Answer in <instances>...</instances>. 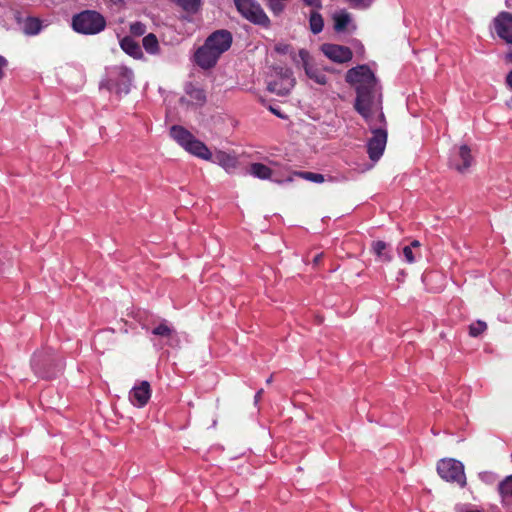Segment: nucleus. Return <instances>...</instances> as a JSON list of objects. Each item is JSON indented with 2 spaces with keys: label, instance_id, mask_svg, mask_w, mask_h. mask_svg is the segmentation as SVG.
<instances>
[{
  "label": "nucleus",
  "instance_id": "obj_1",
  "mask_svg": "<svg viewBox=\"0 0 512 512\" xmlns=\"http://www.w3.org/2000/svg\"><path fill=\"white\" fill-rule=\"evenodd\" d=\"M345 80L356 85L355 110L367 121H370L374 110H381V95L377 98V79L367 65H358L349 69Z\"/></svg>",
  "mask_w": 512,
  "mask_h": 512
},
{
  "label": "nucleus",
  "instance_id": "obj_2",
  "mask_svg": "<svg viewBox=\"0 0 512 512\" xmlns=\"http://www.w3.org/2000/svg\"><path fill=\"white\" fill-rule=\"evenodd\" d=\"M31 366L35 374L43 379L55 377L63 368L62 360L52 349H44L33 354Z\"/></svg>",
  "mask_w": 512,
  "mask_h": 512
},
{
  "label": "nucleus",
  "instance_id": "obj_3",
  "mask_svg": "<svg viewBox=\"0 0 512 512\" xmlns=\"http://www.w3.org/2000/svg\"><path fill=\"white\" fill-rule=\"evenodd\" d=\"M72 28L84 35H95L106 28L105 17L95 10H84L72 17Z\"/></svg>",
  "mask_w": 512,
  "mask_h": 512
},
{
  "label": "nucleus",
  "instance_id": "obj_4",
  "mask_svg": "<svg viewBox=\"0 0 512 512\" xmlns=\"http://www.w3.org/2000/svg\"><path fill=\"white\" fill-rule=\"evenodd\" d=\"M238 12L253 24L270 26V19L257 0H234Z\"/></svg>",
  "mask_w": 512,
  "mask_h": 512
},
{
  "label": "nucleus",
  "instance_id": "obj_5",
  "mask_svg": "<svg viewBox=\"0 0 512 512\" xmlns=\"http://www.w3.org/2000/svg\"><path fill=\"white\" fill-rule=\"evenodd\" d=\"M439 476L447 481L454 482L463 487L466 484L464 466L455 459H442L437 464Z\"/></svg>",
  "mask_w": 512,
  "mask_h": 512
},
{
  "label": "nucleus",
  "instance_id": "obj_6",
  "mask_svg": "<svg viewBox=\"0 0 512 512\" xmlns=\"http://www.w3.org/2000/svg\"><path fill=\"white\" fill-rule=\"evenodd\" d=\"M275 73L278 79L268 83V91L278 96L288 95L296 83L292 70L287 67H276Z\"/></svg>",
  "mask_w": 512,
  "mask_h": 512
},
{
  "label": "nucleus",
  "instance_id": "obj_7",
  "mask_svg": "<svg viewBox=\"0 0 512 512\" xmlns=\"http://www.w3.org/2000/svg\"><path fill=\"white\" fill-rule=\"evenodd\" d=\"M292 60L296 65L301 63L305 74L317 84L325 85L327 83L326 75L311 63L310 54L305 49H300L298 55L291 53Z\"/></svg>",
  "mask_w": 512,
  "mask_h": 512
},
{
  "label": "nucleus",
  "instance_id": "obj_8",
  "mask_svg": "<svg viewBox=\"0 0 512 512\" xmlns=\"http://www.w3.org/2000/svg\"><path fill=\"white\" fill-rule=\"evenodd\" d=\"M373 136L368 141V154L372 161H377L384 153L387 144V130L385 128L372 129Z\"/></svg>",
  "mask_w": 512,
  "mask_h": 512
},
{
  "label": "nucleus",
  "instance_id": "obj_9",
  "mask_svg": "<svg viewBox=\"0 0 512 512\" xmlns=\"http://www.w3.org/2000/svg\"><path fill=\"white\" fill-rule=\"evenodd\" d=\"M232 41L233 37L231 32L221 29L210 34L205 40V43L209 44L217 53L222 55L231 47Z\"/></svg>",
  "mask_w": 512,
  "mask_h": 512
},
{
  "label": "nucleus",
  "instance_id": "obj_10",
  "mask_svg": "<svg viewBox=\"0 0 512 512\" xmlns=\"http://www.w3.org/2000/svg\"><path fill=\"white\" fill-rule=\"evenodd\" d=\"M220 56L221 55L209 46V44L204 42V44L196 50L194 61L202 69H210L217 64Z\"/></svg>",
  "mask_w": 512,
  "mask_h": 512
},
{
  "label": "nucleus",
  "instance_id": "obj_11",
  "mask_svg": "<svg viewBox=\"0 0 512 512\" xmlns=\"http://www.w3.org/2000/svg\"><path fill=\"white\" fill-rule=\"evenodd\" d=\"M321 51L330 60L337 63H345L352 59L353 53L349 47L325 43L321 46Z\"/></svg>",
  "mask_w": 512,
  "mask_h": 512
},
{
  "label": "nucleus",
  "instance_id": "obj_12",
  "mask_svg": "<svg viewBox=\"0 0 512 512\" xmlns=\"http://www.w3.org/2000/svg\"><path fill=\"white\" fill-rule=\"evenodd\" d=\"M111 73L114 78H111L110 81L115 85L117 92L128 93L133 79L132 70L126 66H116Z\"/></svg>",
  "mask_w": 512,
  "mask_h": 512
},
{
  "label": "nucleus",
  "instance_id": "obj_13",
  "mask_svg": "<svg viewBox=\"0 0 512 512\" xmlns=\"http://www.w3.org/2000/svg\"><path fill=\"white\" fill-rule=\"evenodd\" d=\"M497 35L506 43L512 44V14L501 12L494 20Z\"/></svg>",
  "mask_w": 512,
  "mask_h": 512
},
{
  "label": "nucleus",
  "instance_id": "obj_14",
  "mask_svg": "<svg viewBox=\"0 0 512 512\" xmlns=\"http://www.w3.org/2000/svg\"><path fill=\"white\" fill-rule=\"evenodd\" d=\"M151 397V387L148 381H142L132 388L129 399L134 406L144 407Z\"/></svg>",
  "mask_w": 512,
  "mask_h": 512
},
{
  "label": "nucleus",
  "instance_id": "obj_15",
  "mask_svg": "<svg viewBox=\"0 0 512 512\" xmlns=\"http://www.w3.org/2000/svg\"><path fill=\"white\" fill-rule=\"evenodd\" d=\"M472 163L471 150L467 145L459 148L458 156L452 159V166L459 172L463 173Z\"/></svg>",
  "mask_w": 512,
  "mask_h": 512
},
{
  "label": "nucleus",
  "instance_id": "obj_16",
  "mask_svg": "<svg viewBox=\"0 0 512 512\" xmlns=\"http://www.w3.org/2000/svg\"><path fill=\"white\" fill-rule=\"evenodd\" d=\"M184 149L190 154L199 157L204 160H211L212 153L208 149V147L200 140L195 137L192 138L191 141L184 147Z\"/></svg>",
  "mask_w": 512,
  "mask_h": 512
},
{
  "label": "nucleus",
  "instance_id": "obj_17",
  "mask_svg": "<svg viewBox=\"0 0 512 512\" xmlns=\"http://www.w3.org/2000/svg\"><path fill=\"white\" fill-rule=\"evenodd\" d=\"M170 136L183 148L194 137L190 131L180 125H173L170 128Z\"/></svg>",
  "mask_w": 512,
  "mask_h": 512
},
{
  "label": "nucleus",
  "instance_id": "obj_18",
  "mask_svg": "<svg viewBox=\"0 0 512 512\" xmlns=\"http://www.w3.org/2000/svg\"><path fill=\"white\" fill-rule=\"evenodd\" d=\"M20 29L26 36H35L42 30V21L37 17L26 16Z\"/></svg>",
  "mask_w": 512,
  "mask_h": 512
},
{
  "label": "nucleus",
  "instance_id": "obj_19",
  "mask_svg": "<svg viewBox=\"0 0 512 512\" xmlns=\"http://www.w3.org/2000/svg\"><path fill=\"white\" fill-rule=\"evenodd\" d=\"M120 46L124 52L134 58H140L142 56V50L140 45L131 37L126 36L120 41Z\"/></svg>",
  "mask_w": 512,
  "mask_h": 512
},
{
  "label": "nucleus",
  "instance_id": "obj_20",
  "mask_svg": "<svg viewBox=\"0 0 512 512\" xmlns=\"http://www.w3.org/2000/svg\"><path fill=\"white\" fill-rule=\"evenodd\" d=\"M185 91L193 104L202 106L206 102V94L203 89L189 84L186 86Z\"/></svg>",
  "mask_w": 512,
  "mask_h": 512
},
{
  "label": "nucleus",
  "instance_id": "obj_21",
  "mask_svg": "<svg viewBox=\"0 0 512 512\" xmlns=\"http://www.w3.org/2000/svg\"><path fill=\"white\" fill-rule=\"evenodd\" d=\"M212 161L219 164L227 171L234 169L237 165V160L235 157L222 151L217 152Z\"/></svg>",
  "mask_w": 512,
  "mask_h": 512
},
{
  "label": "nucleus",
  "instance_id": "obj_22",
  "mask_svg": "<svg viewBox=\"0 0 512 512\" xmlns=\"http://www.w3.org/2000/svg\"><path fill=\"white\" fill-rule=\"evenodd\" d=\"M250 173L259 179H269L272 176V169L262 163H253L250 166Z\"/></svg>",
  "mask_w": 512,
  "mask_h": 512
},
{
  "label": "nucleus",
  "instance_id": "obj_23",
  "mask_svg": "<svg viewBox=\"0 0 512 512\" xmlns=\"http://www.w3.org/2000/svg\"><path fill=\"white\" fill-rule=\"evenodd\" d=\"M333 20L335 31L342 32L347 29L349 23L351 22V17L349 13L343 11L341 13L335 14Z\"/></svg>",
  "mask_w": 512,
  "mask_h": 512
},
{
  "label": "nucleus",
  "instance_id": "obj_24",
  "mask_svg": "<svg viewBox=\"0 0 512 512\" xmlns=\"http://www.w3.org/2000/svg\"><path fill=\"white\" fill-rule=\"evenodd\" d=\"M310 30L313 34H318L323 30L324 21L321 14L317 11H311L309 18Z\"/></svg>",
  "mask_w": 512,
  "mask_h": 512
},
{
  "label": "nucleus",
  "instance_id": "obj_25",
  "mask_svg": "<svg viewBox=\"0 0 512 512\" xmlns=\"http://www.w3.org/2000/svg\"><path fill=\"white\" fill-rule=\"evenodd\" d=\"M387 245L383 241H375L372 244L373 252L380 258L383 262H390L392 260V256L386 252Z\"/></svg>",
  "mask_w": 512,
  "mask_h": 512
},
{
  "label": "nucleus",
  "instance_id": "obj_26",
  "mask_svg": "<svg viewBox=\"0 0 512 512\" xmlns=\"http://www.w3.org/2000/svg\"><path fill=\"white\" fill-rule=\"evenodd\" d=\"M142 44L144 49L150 54H155L159 49L158 39L153 33L146 35L142 40Z\"/></svg>",
  "mask_w": 512,
  "mask_h": 512
},
{
  "label": "nucleus",
  "instance_id": "obj_27",
  "mask_svg": "<svg viewBox=\"0 0 512 512\" xmlns=\"http://www.w3.org/2000/svg\"><path fill=\"white\" fill-rule=\"evenodd\" d=\"M499 493L502 497H512V475L507 476L498 487Z\"/></svg>",
  "mask_w": 512,
  "mask_h": 512
},
{
  "label": "nucleus",
  "instance_id": "obj_28",
  "mask_svg": "<svg viewBox=\"0 0 512 512\" xmlns=\"http://www.w3.org/2000/svg\"><path fill=\"white\" fill-rule=\"evenodd\" d=\"M295 175L299 176L305 180L315 182V183H322L325 180L324 175L319 174V173L308 172V171L295 172Z\"/></svg>",
  "mask_w": 512,
  "mask_h": 512
},
{
  "label": "nucleus",
  "instance_id": "obj_29",
  "mask_svg": "<svg viewBox=\"0 0 512 512\" xmlns=\"http://www.w3.org/2000/svg\"><path fill=\"white\" fill-rule=\"evenodd\" d=\"M487 329V324L484 321H476L469 326V334L472 337H477Z\"/></svg>",
  "mask_w": 512,
  "mask_h": 512
},
{
  "label": "nucleus",
  "instance_id": "obj_30",
  "mask_svg": "<svg viewBox=\"0 0 512 512\" xmlns=\"http://www.w3.org/2000/svg\"><path fill=\"white\" fill-rule=\"evenodd\" d=\"M152 333L161 337H170L173 330L166 323H161L152 330Z\"/></svg>",
  "mask_w": 512,
  "mask_h": 512
},
{
  "label": "nucleus",
  "instance_id": "obj_31",
  "mask_svg": "<svg viewBox=\"0 0 512 512\" xmlns=\"http://www.w3.org/2000/svg\"><path fill=\"white\" fill-rule=\"evenodd\" d=\"M146 32V26L141 22H134L130 25V33L134 36H142Z\"/></svg>",
  "mask_w": 512,
  "mask_h": 512
},
{
  "label": "nucleus",
  "instance_id": "obj_32",
  "mask_svg": "<svg viewBox=\"0 0 512 512\" xmlns=\"http://www.w3.org/2000/svg\"><path fill=\"white\" fill-rule=\"evenodd\" d=\"M403 255L408 263H413L417 256H420L419 253H414L411 246H405L403 248Z\"/></svg>",
  "mask_w": 512,
  "mask_h": 512
},
{
  "label": "nucleus",
  "instance_id": "obj_33",
  "mask_svg": "<svg viewBox=\"0 0 512 512\" xmlns=\"http://www.w3.org/2000/svg\"><path fill=\"white\" fill-rule=\"evenodd\" d=\"M353 8L366 9L368 8L372 0H347Z\"/></svg>",
  "mask_w": 512,
  "mask_h": 512
},
{
  "label": "nucleus",
  "instance_id": "obj_34",
  "mask_svg": "<svg viewBox=\"0 0 512 512\" xmlns=\"http://www.w3.org/2000/svg\"><path fill=\"white\" fill-rule=\"evenodd\" d=\"M11 11H12L13 18H14L16 24L19 26V28H21V26L25 22L26 17L23 16L22 12L19 9L13 8Z\"/></svg>",
  "mask_w": 512,
  "mask_h": 512
},
{
  "label": "nucleus",
  "instance_id": "obj_35",
  "mask_svg": "<svg viewBox=\"0 0 512 512\" xmlns=\"http://www.w3.org/2000/svg\"><path fill=\"white\" fill-rule=\"evenodd\" d=\"M307 6H310L315 9H321L322 3L321 0H302Z\"/></svg>",
  "mask_w": 512,
  "mask_h": 512
},
{
  "label": "nucleus",
  "instance_id": "obj_36",
  "mask_svg": "<svg viewBox=\"0 0 512 512\" xmlns=\"http://www.w3.org/2000/svg\"><path fill=\"white\" fill-rule=\"evenodd\" d=\"M290 48H291V46L288 44H279V45H276L275 50L278 53L286 54L290 51Z\"/></svg>",
  "mask_w": 512,
  "mask_h": 512
},
{
  "label": "nucleus",
  "instance_id": "obj_37",
  "mask_svg": "<svg viewBox=\"0 0 512 512\" xmlns=\"http://www.w3.org/2000/svg\"><path fill=\"white\" fill-rule=\"evenodd\" d=\"M6 64H7L6 59L4 57L0 56V80L4 76L3 69L6 66Z\"/></svg>",
  "mask_w": 512,
  "mask_h": 512
},
{
  "label": "nucleus",
  "instance_id": "obj_38",
  "mask_svg": "<svg viewBox=\"0 0 512 512\" xmlns=\"http://www.w3.org/2000/svg\"><path fill=\"white\" fill-rule=\"evenodd\" d=\"M322 258H323V253H319V254L315 255V257L313 258V265L315 267H317L320 264Z\"/></svg>",
  "mask_w": 512,
  "mask_h": 512
},
{
  "label": "nucleus",
  "instance_id": "obj_39",
  "mask_svg": "<svg viewBox=\"0 0 512 512\" xmlns=\"http://www.w3.org/2000/svg\"><path fill=\"white\" fill-rule=\"evenodd\" d=\"M409 246H411L413 250H418L421 243L418 240H413Z\"/></svg>",
  "mask_w": 512,
  "mask_h": 512
},
{
  "label": "nucleus",
  "instance_id": "obj_40",
  "mask_svg": "<svg viewBox=\"0 0 512 512\" xmlns=\"http://www.w3.org/2000/svg\"><path fill=\"white\" fill-rule=\"evenodd\" d=\"M506 82L512 88V71L507 75Z\"/></svg>",
  "mask_w": 512,
  "mask_h": 512
},
{
  "label": "nucleus",
  "instance_id": "obj_41",
  "mask_svg": "<svg viewBox=\"0 0 512 512\" xmlns=\"http://www.w3.org/2000/svg\"><path fill=\"white\" fill-rule=\"evenodd\" d=\"M379 121H380L382 124L386 125V118H385V115H384V113H383L382 111H381V112H380V114H379Z\"/></svg>",
  "mask_w": 512,
  "mask_h": 512
},
{
  "label": "nucleus",
  "instance_id": "obj_42",
  "mask_svg": "<svg viewBox=\"0 0 512 512\" xmlns=\"http://www.w3.org/2000/svg\"><path fill=\"white\" fill-rule=\"evenodd\" d=\"M106 335V333H101L99 334L97 337H96V340H95V343H101V341L103 340L104 336Z\"/></svg>",
  "mask_w": 512,
  "mask_h": 512
},
{
  "label": "nucleus",
  "instance_id": "obj_43",
  "mask_svg": "<svg viewBox=\"0 0 512 512\" xmlns=\"http://www.w3.org/2000/svg\"><path fill=\"white\" fill-rule=\"evenodd\" d=\"M263 394V389H260L255 395V402H258Z\"/></svg>",
  "mask_w": 512,
  "mask_h": 512
},
{
  "label": "nucleus",
  "instance_id": "obj_44",
  "mask_svg": "<svg viewBox=\"0 0 512 512\" xmlns=\"http://www.w3.org/2000/svg\"><path fill=\"white\" fill-rule=\"evenodd\" d=\"M270 110H271L274 114H276L277 116L281 117V114H280L276 109H274V108H270Z\"/></svg>",
  "mask_w": 512,
  "mask_h": 512
},
{
  "label": "nucleus",
  "instance_id": "obj_45",
  "mask_svg": "<svg viewBox=\"0 0 512 512\" xmlns=\"http://www.w3.org/2000/svg\"><path fill=\"white\" fill-rule=\"evenodd\" d=\"M509 59L512 60V52L508 55Z\"/></svg>",
  "mask_w": 512,
  "mask_h": 512
},
{
  "label": "nucleus",
  "instance_id": "obj_46",
  "mask_svg": "<svg viewBox=\"0 0 512 512\" xmlns=\"http://www.w3.org/2000/svg\"><path fill=\"white\" fill-rule=\"evenodd\" d=\"M180 101H181L182 103H184L186 100H185V98H181V100H180Z\"/></svg>",
  "mask_w": 512,
  "mask_h": 512
},
{
  "label": "nucleus",
  "instance_id": "obj_47",
  "mask_svg": "<svg viewBox=\"0 0 512 512\" xmlns=\"http://www.w3.org/2000/svg\"><path fill=\"white\" fill-rule=\"evenodd\" d=\"M511 102H512V97H511Z\"/></svg>",
  "mask_w": 512,
  "mask_h": 512
}]
</instances>
